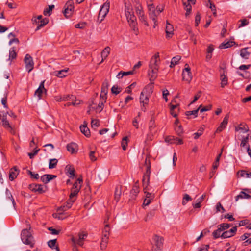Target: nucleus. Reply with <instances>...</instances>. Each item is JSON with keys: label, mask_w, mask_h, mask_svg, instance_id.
I'll return each instance as SVG.
<instances>
[{"label": "nucleus", "mask_w": 251, "mask_h": 251, "mask_svg": "<svg viewBox=\"0 0 251 251\" xmlns=\"http://www.w3.org/2000/svg\"><path fill=\"white\" fill-rule=\"evenodd\" d=\"M100 125L99 121L97 119H92L91 120V126L93 128H96L98 127Z\"/></svg>", "instance_id": "nucleus-52"}, {"label": "nucleus", "mask_w": 251, "mask_h": 251, "mask_svg": "<svg viewBox=\"0 0 251 251\" xmlns=\"http://www.w3.org/2000/svg\"><path fill=\"white\" fill-rule=\"evenodd\" d=\"M79 187H77V189H74L73 188L71 189V192L69 196V199L67 201L65 205L60 207L59 210L66 211L72 207L73 203L75 201V197L77 196L80 190H79Z\"/></svg>", "instance_id": "nucleus-4"}, {"label": "nucleus", "mask_w": 251, "mask_h": 251, "mask_svg": "<svg viewBox=\"0 0 251 251\" xmlns=\"http://www.w3.org/2000/svg\"><path fill=\"white\" fill-rule=\"evenodd\" d=\"M56 176L53 175H44L41 176V180L45 184H46L48 183L50 180L56 178Z\"/></svg>", "instance_id": "nucleus-19"}, {"label": "nucleus", "mask_w": 251, "mask_h": 251, "mask_svg": "<svg viewBox=\"0 0 251 251\" xmlns=\"http://www.w3.org/2000/svg\"><path fill=\"white\" fill-rule=\"evenodd\" d=\"M248 48H245L240 50V56L245 59H248L250 55V52L248 51Z\"/></svg>", "instance_id": "nucleus-27"}, {"label": "nucleus", "mask_w": 251, "mask_h": 251, "mask_svg": "<svg viewBox=\"0 0 251 251\" xmlns=\"http://www.w3.org/2000/svg\"><path fill=\"white\" fill-rule=\"evenodd\" d=\"M231 226V224L227 223H222L218 225L217 227H219L221 230L224 232L226 231Z\"/></svg>", "instance_id": "nucleus-36"}, {"label": "nucleus", "mask_w": 251, "mask_h": 251, "mask_svg": "<svg viewBox=\"0 0 251 251\" xmlns=\"http://www.w3.org/2000/svg\"><path fill=\"white\" fill-rule=\"evenodd\" d=\"M139 18L140 20L141 21L144 23V25H145L147 26L149 25L148 22L146 20V18L144 16V14L139 16Z\"/></svg>", "instance_id": "nucleus-59"}, {"label": "nucleus", "mask_w": 251, "mask_h": 251, "mask_svg": "<svg viewBox=\"0 0 251 251\" xmlns=\"http://www.w3.org/2000/svg\"><path fill=\"white\" fill-rule=\"evenodd\" d=\"M221 87H224L227 84V77L224 74H221Z\"/></svg>", "instance_id": "nucleus-38"}, {"label": "nucleus", "mask_w": 251, "mask_h": 251, "mask_svg": "<svg viewBox=\"0 0 251 251\" xmlns=\"http://www.w3.org/2000/svg\"><path fill=\"white\" fill-rule=\"evenodd\" d=\"M192 200V198L190 196L187 194H185L183 196L182 204L183 205H185L188 201Z\"/></svg>", "instance_id": "nucleus-47"}, {"label": "nucleus", "mask_w": 251, "mask_h": 251, "mask_svg": "<svg viewBox=\"0 0 251 251\" xmlns=\"http://www.w3.org/2000/svg\"><path fill=\"white\" fill-rule=\"evenodd\" d=\"M1 121L2 122V126L4 128L6 129H8L10 130V132L13 134H14V131L13 130L12 127L10 126L9 121L7 119L6 116H3L1 118Z\"/></svg>", "instance_id": "nucleus-17"}, {"label": "nucleus", "mask_w": 251, "mask_h": 251, "mask_svg": "<svg viewBox=\"0 0 251 251\" xmlns=\"http://www.w3.org/2000/svg\"><path fill=\"white\" fill-rule=\"evenodd\" d=\"M235 44L234 41H225L223 42L220 46V49H226L229 47H231Z\"/></svg>", "instance_id": "nucleus-26"}, {"label": "nucleus", "mask_w": 251, "mask_h": 251, "mask_svg": "<svg viewBox=\"0 0 251 251\" xmlns=\"http://www.w3.org/2000/svg\"><path fill=\"white\" fill-rule=\"evenodd\" d=\"M152 89L153 86L152 85H148L141 93L140 102L142 104L141 109L144 112L146 111V108H144V107L148 104L149 98L152 92Z\"/></svg>", "instance_id": "nucleus-2"}, {"label": "nucleus", "mask_w": 251, "mask_h": 251, "mask_svg": "<svg viewBox=\"0 0 251 251\" xmlns=\"http://www.w3.org/2000/svg\"><path fill=\"white\" fill-rule=\"evenodd\" d=\"M136 13L138 16L144 14L143 8L139 2H137L135 6Z\"/></svg>", "instance_id": "nucleus-39"}, {"label": "nucleus", "mask_w": 251, "mask_h": 251, "mask_svg": "<svg viewBox=\"0 0 251 251\" xmlns=\"http://www.w3.org/2000/svg\"><path fill=\"white\" fill-rule=\"evenodd\" d=\"M149 133L148 134V136L150 138L151 136H153V135L155 133L156 131L155 130V121L152 118L150 121L149 123Z\"/></svg>", "instance_id": "nucleus-16"}, {"label": "nucleus", "mask_w": 251, "mask_h": 251, "mask_svg": "<svg viewBox=\"0 0 251 251\" xmlns=\"http://www.w3.org/2000/svg\"><path fill=\"white\" fill-rule=\"evenodd\" d=\"M160 62L159 53H156L151 59L149 64V75L150 79L154 80L157 76V72Z\"/></svg>", "instance_id": "nucleus-1"}, {"label": "nucleus", "mask_w": 251, "mask_h": 251, "mask_svg": "<svg viewBox=\"0 0 251 251\" xmlns=\"http://www.w3.org/2000/svg\"><path fill=\"white\" fill-rule=\"evenodd\" d=\"M203 130H204V129L203 128H201L200 129H199V130L197 132L195 133L194 134V139H197L203 133Z\"/></svg>", "instance_id": "nucleus-54"}, {"label": "nucleus", "mask_w": 251, "mask_h": 251, "mask_svg": "<svg viewBox=\"0 0 251 251\" xmlns=\"http://www.w3.org/2000/svg\"><path fill=\"white\" fill-rule=\"evenodd\" d=\"M110 227L108 224L105 226L104 228L102 231V238L106 240H108L109 235Z\"/></svg>", "instance_id": "nucleus-22"}, {"label": "nucleus", "mask_w": 251, "mask_h": 251, "mask_svg": "<svg viewBox=\"0 0 251 251\" xmlns=\"http://www.w3.org/2000/svg\"><path fill=\"white\" fill-rule=\"evenodd\" d=\"M45 80L42 81L38 88L35 91L34 95L37 96L39 99H41L42 98V95L47 92V90L44 87Z\"/></svg>", "instance_id": "nucleus-13"}, {"label": "nucleus", "mask_w": 251, "mask_h": 251, "mask_svg": "<svg viewBox=\"0 0 251 251\" xmlns=\"http://www.w3.org/2000/svg\"><path fill=\"white\" fill-rule=\"evenodd\" d=\"M67 150L71 153H75L77 151V145L75 143H71L67 145Z\"/></svg>", "instance_id": "nucleus-20"}, {"label": "nucleus", "mask_w": 251, "mask_h": 251, "mask_svg": "<svg viewBox=\"0 0 251 251\" xmlns=\"http://www.w3.org/2000/svg\"><path fill=\"white\" fill-rule=\"evenodd\" d=\"M81 132L85 135L86 137H88L90 136V131L86 125H83L80 126Z\"/></svg>", "instance_id": "nucleus-29"}, {"label": "nucleus", "mask_w": 251, "mask_h": 251, "mask_svg": "<svg viewBox=\"0 0 251 251\" xmlns=\"http://www.w3.org/2000/svg\"><path fill=\"white\" fill-rule=\"evenodd\" d=\"M223 231L218 227L217 229L214 230L212 233V236L214 239H217L221 237L222 238V232Z\"/></svg>", "instance_id": "nucleus-37"}, {"label": "nucleus", "mask_w": 251, "mask_h": 251, "mask_svg": "<svg viewBox=\"0 0 251 251\" xmlns=\"http://www.w3.org/2000/svg\"><path fill=\"white\" fill-rule=\"evenodd\" d=\"M49 22V20L47 18H44L40 21H38V25L36 30H38L41 27L46 25Z\"/></svg>", "instance_id": "nucleus-32"}, {"label": "nucleus", "mask_w": 251, "mask_h": 251, "mask_svg": "<svg viewBox=\"0 0 251 251\" xmlns=\"http://www.w3.org/2000/svg\"><path fill=\"white\" fill-rule=\"evenodd\" d=\"M236 131H239L241 130L243 133H246L248 131V128H246L245 126L241 127V126H238L236 127Z\"/></svg>", "instance_id": "nucleus-61"}, {"label": "nucleus", "mask_w": 251, "mask_h": 251, "mask_svg": "<svg viewBox=\"0 0 251 251\" xmlns=\"http://www.w3.org/2000/svg\"><path fill=\"white\" fill-rule=\"evenodd\" d=\"M209 248V245H203L198 249V251H207Z\"/></svg>", "instance_id": "nucleus-60"}, {"label": "nucleus", "mask_w": 251, "mask_h": 251, "mask_svg": "<svg viewBox=\"0 0 251 251\" xmlns=\"http://www.w3.org/2000/svg\"><path fill=\"white\" fill-rule=\"evenodd\" d=\"M185 66V68L183 70L182 74V79L183 80L189 83L192 79L191 69L188 64H186Z\"/></svg>", "instance_id": "nucleus-10"}, {"label": "nucleus", "mask_w": 251, "mask_h": 251, "mask_svg": "<svg viewBox=\"0 0 251 251\" xmlns=\"http://www.w3.org/2000/svg\"><path fill=\"white\" fill-rule=\"evenodd\" d=\"M109 7L110 3L107 1L105 2L101 6L99 11V16L98 18V20L99 21V23H101L103 20V19L108 13L109 10Z\"/></svg>", "instance_id": "nucleus-6"}, {"label": "nucleus", "mask_w": 251, "mask_h": 251, "mask_svg": "<svg viewBox=\"0 0 251 251\" xmlns=\"http://www.w3.org/2000/svg\"><path fill=\"white\" fill-rule=\"evenodd\" d=\"M27 172H28V174L31 176V177L32 178H33L36 179H39V176L38 174L32 172L30 170H28Z\"/></svg>", "instance_id": "nucleus-56"}, {"label": "nucleus", "mask_w": 251, "mask_h": 251, "mask_svg": "<svg viewBox=\"0 0 251 251\" xmlns=\"http://www.w3.org/2000/svg\"><path fill=\"white\" fill-rule=\"evenodd\" d=\"M29 188L31 191L35 192H38L39 194H42L45 192L43 189V185L41 184H30L29 186Z\"/></svg>", "instance_id": "nucleus-14"}, {"label": "nucleus", "mask_w": 251, "mask_h": 251, "mask_svg": "<svg viewBox=\"0 0 251 251\" xmlns=\"http://www.w3.org/2000/svg\"><path fill=\"white\" fill-rule=\"evenodd\" d=\"M237 175L238 176L245 177L246 178H251V172H248L245 170H241L238 172Z\"/></svg>", "instance_id": "nucleus-31"}, {"label": "nucleus", "mask_w": 251, "mask_h": 251, "mask_svg": "<svg viewBox=\"0 0 251 251\" xmlns=\"http://www.w3.org/2000/svg\"><path fill=\"white\" fill-rule=\"evenodd\" d=\"M216 210L217 212L220 211L221 210H222V212H224L225 211V209L220 202L218 203L216 205Z\"/></svg>", "instance_id": "nucleus-63"}, {"label": "nucleus", "mask_w": 251, "mask_h": 251, "mask_svg": "<svg viewBox=\"0 0 251 251\" xmlns=\"http://www.w3.org/2000/svg\"><path fill=\"white\" fill-rule=\"evenodd\" d=\"M228 118H229V115L228 114H227L224 117L223 121L220 124V125L222 126V127H224L225 128L226 127V125L228 123Z\"/></svg>", "instance_id": "nucleus-49"}, {"label": "nucleus", "mask_w": 251, "mask_h": 251, "mask_svg": "<svg viewBox=\"0 0 251 251\" xmlns=\"http://www.w3.org/2000/svg\"><path fill=\"white\" fill-rule=\"evenodd\" d=\"M176 139H177V137L174 136H167L165 138V141L166 142L170 144H176Z\"/></svg>", "instance_id": "nucleus-45"}, {"label": "nucleus", "mask_w": 251, "mask_h": 251, "mask_svg": "<svg viewBox=\"0 0 251 251\" xmlns=\"http://www.w3.org/2000/svg\"><path fill=\"white\" fill-rule=\"evenodd\" d=\"M251 198V196L248 193H246L245 191H241L240 194L235 197V201H237L239 199H250Z\"/></svg>", "instance_id": "nucleus-21"}, {"label": "nucleus", "mask_w": 251, "mask_h": 251, "mask_svg": "<svg viewBox=\"0 0 251 251\" xmlns=\"http://www.w3.org/2000/svg\"><path fill=\"white\" fill-rule=\"evenodd\" d=\"M67 70H61L59 71H54L52 73V75L58 77L62 78L66 75Z\"/></svg>", "instance_id": "nucleus-23"}, {"label": "nucleus", "mask_w": 251, "mask_h": 251, "mask_svg": "<svg viewBox=\"0 0 251 251\" xmlns=\"http://www.w3.org/2000/svg\"><path fill=\"white\" fill-rule=\"evenodd\" d=\"M139 187L136 185H135L130 192V194L132 195V197L136 196L137 194L139 192Z\"/></svg>", "instance_id": "nucleus-48"}, {"label": "nucleus", "mask_w": 251, "mask_h": 251, "mask_svg": "<svg viewBox=\"0 0 251 251\" xmlns=\"http://www.w3.org/2000/svg\"><path fill=\"white\" fill-rule=\"evenodd\" d=\"M175 130L177 134L179 136H180L183 132V129L181 125L176 126Z\"/></svg>", "instance_id": "nucleus-53"}, {"label": "nucleus", "mask_w": 251, "mask_h": 251, "mask_svg": "<svg viewBox=\"0 0 251 251\" xmlns=\"http://www.w3.org/2000/svg\"><path fill=\"white\" fill-rule=\"evenodd\" d=\"M95 151H91L89 153V157L91 161H95L97 160V157L95 156Z\"/></svg>", "instance_id": "nucleus-62"}, {"label": "nucleus", "mask_w": 251, "mask_h": 251, "mask_svg": "<svg viewBox=\"0 0 251 251\" xmlns=\"http://www.w3.org/2000/svg\"><path fill=\"white\" fill-rule=\"evenodd\" d=\"M21 236V240L24 244L29 245L31 247H33V237L29 230L27 229H23L22 231Z\"/></svg>", "instance_id": "nucleus-5"}, {"label": "nucleus", "mask_w": 251, "mask_h": 251, "mask_svg": "<svg viewBox=\"0 0 251 251\" xmlns=\"http://www.w3.org/2000/svg\"><path fill=\"white\" fill-rule=\"evenodd\" d=\"M87 236V234L84 232L79 233L78 234V238L72 237L71 240L73 243L75 245L77 244L80 246H82L83 245V240Z\"/></svg>", "instance_id": "nucleus-12"}, {"label": "nucleus", "mask_w": 251, "mask_h": 251, "mask_svg": "<svg viewBox=\"0 0 251 251\" xmlns=\"http://www.w3.org/2000/svg\"><path fill=\"white\" fill-rule=\"evenodd\" d=\"M108 241V240H106L105 241L104 239H102V238L101 239V244H100V248H101V250H103L106 248Z\"/></svg>", "instance_id": "nucleus-58"}, {"label": "nucleus", "mask_w": 251, "mask_h": 251, "mask_svg": "<svg viewBox=\"0 0 251 251\" xmlns=\"http://www.w3.org/2000/svg\"><path fill=\"white\" fill-rule=\"evenodd\" d=\"M17 56V54L15 52V49L14 48H11L9 50V59H15Z\"/></svg>", "instance_id": "nucleus-42"}, {"label": "nucleus", "mask_w": 251, "mask_h": 251, "mask_svg": "<svg viewBox=\"0 0 251 251\" xmlns=\"http://www.w3.org/2000/svg\"><path fill=\"white\" fill-rule=\"evenodd\" d=\"M202 105H201L199 108L196 109V110H193V111H187L185 112V115L189 118H191L190 116H193V117L194 118H196L197 117V115H198V112L199 110V109H200V107H201Z\"/></svg>", "instance_id": "nucleus-28"}, {"label": "nucleus", "mask_w": 251, "mask_h": 251, "mask_svg": "<svg viewBox=\"0 0 251 251\" xmlns=\"http://www.w3.org/2000/svg\"><path fill=\"white\" fill-rule=\"evenodd\" d=\"M119 88L117 86L114 85L111 88V92L112 93L116 95L118 94L120 92V90H119Z\"/></svg>", "instance_id": "nucleus-57"}, {"label": "nucleus", "mask_w": 251, "mask_h": 251, "mask_svg": "<svg viewBox=\"0 0 251 251\" xmlns=\"http://www.w3.org/2000/svg\"><path fill=\"white\" fill-rule=\"evenodd\" d=\"M57 162L58 160L55 158L50 159L49 164V168L50 169L55 168L57 165Z\"/></svg>", "instance_id": "nucleus-40"}, {"label": "nucleus", "mask_w": 251, "mask_h": 251, "mask_svg": "<svg viewBox=\"0 0 251 251\" xmlns=\"http://www.w3.org/2000/svg\"><path fill=\"white\" fill-rule=\"evenodd\" d=\"M63 12L64 16L67 18H70L73 15L74 11V2L72 0L68 1L64 6Z\"/></svg>", "instance_id": "nucleus-7"}, {"label": "nucleus", "mask_w": 251, "mask_h": 251, "mask_svg": "<svg viewBox=\"0 0 251 251\" xmlns=\"http://www.w3.org/2000/svg\"><path fill=\"white\" fill-rule=\"evenodd\" d=\"M5 194H6V196L7 199H8L9 200H10L12 201L13 205L15 207V206L16 205V203L15 202L14 199L11 193L8 189H6Z\"/></svg>", "instance_id": "nucleus-35"}, {"label": "nucleus", "mask_w": 251, "mask_h": 251, "mask_svg": "<svg viewBox=\"0 0 251 251\" xmlns=\"http://www.w3.org/2000/svg\"><path fill=\"white\" fill-rule=\"evenodd\" d=\"M108 82L107 80H105L102 83L101 92L104 95H106L108 93Z\"/></svg>", "instance_id": "nucleus-30"}, {"label": "nucleus", "mask_w": 251, "mask_h": 251, "mask_svg": "<svg viewBox=\"0 0 251 251\" xmlns=\"http://www.w3.org/2000/svg\"><path fill=\"white\" fill-rule=\"evenodd\" d=\"M181 59V56H179V55H177L175 57H174L172 59V61H173L175 64H177L178 62V61L180 60Z\"/></svg>", "instance_id": "nucleus-64"}, {"label": "nucleus", "mask_w": 251, "mask_h": 251, "mask_svg": "<svg viewBox=\"0 0 251 251\" xmlns=\"http://www.w3.org/2000/svg\"><path fill=\"white\" fill-rule=\"evenodd\" d=\"M174 28L172 25L167 22L166 26V33L168 37H170L173 34Z\"/></svg>", "instance_id": "nucleus-24"}, {"label": "nucleus", "mask_w": 251, "mask_h": 251, "mask_svg": "<svg viewBox=\"0 0 251 251\" xmlns=\"http://www.w3.org/2000/svg\"><path fill=\"white\" fill-rule=\"evenodd\" d=\"M66 169L68 170V172L69 174V176L70 177H73L75 176V169L72 168L71 166H67Z\"/></svg>", "instance_id": "nucleus-44"}, {"label": "nucleus", "mask_w": 251, "mask_h": 251, "mask_svg": "<svg viewBox=\"0 0 251 251\" xmlns=\"http://www.w3.org/2000/svg\"><path fill=\"white\" fill-rule=\"evenodd\" d=\"M232 236L231 235V234L229 232L228 230H226L225 231L223 232L222 233V239H225L227 238H229L232 237Z\"/></svg>", "instance_id": "nucleus-55"}, {"label": "nucleus", "mask_w": 251, "mask_h": 251, "mask_svg": "<svg viewBox=\"0 0 251 251\" xmlns=\"http://www.w3.org/2000/svg\"><path fill=\"white\" fill-rule=\"evenodd\" d=\"M63 101H73L75 99V97L72 95H66L62 96Z\"/></svg>", "instance_id": "nucleus-41"}, {"label": "nucleus", "mask_w": 251, "mask_h": 251, "mask_svg": "<svg viewBox=\"0 0 251 251\" xmlns=\"http://www.w3.org/2000/svg\"><path fill=\"white\" fill-rule=\"evenodd\" d=\"M56 239L50 240L48 241V245L49 247L51 249H55L57 251H59V248L58 246H56Z\"/></svg>", "instance_id": "nucleus-33"}, {"label": "nucleus", "mask_w": 251, "mask_h": 251, "mask_svg": "<svg viewBox=\"0 0 251 251\" xmlns=\"http://www.w3.org/2000/svg\"><path fill=\"white\" fill-rule=\"evenodd\" d=\"M148 7L150 18L152 19L154 22V25L153 27L155 28L157 25L156 18L159 14H157V11L155 10L153 4H149Z\"/></svg>", "instance_id": "nucleus-8"}, {"label": "nucleus", "mask_w": 251, "mask_h": 251, "mask_svg": "<svg viewBox=\"0 0 251 251\" xmlns=\"http://www.w3.org/2000/svg\"><path fill=\"white\" fill-rule=\"evenodd\" d=\"M154 215H155V211L154 210L151 211L147 215V216L145 218V221H147L148 220H151L154 216Z\"/></svg>", "instance_id": "nucleus-51"}, {"label": "nucleus", "mask_w": 251, "mask_h": 251, "mask_svg": "<svg viewBox=\"0 0 251 251\" xmlns=\"http://www.w3.org/2000/svg\"><path fill=\"white\" fill-rule=\"evenodd\" d=\"M121 145L123 150H126L127 145V137H125L123 138Z\"/></svg>", "instance_id": "nucleus-50"}, {"label": "nucleus", "mask_w": 251, "mask_h": 251, "mask_svg": "<svg viewBox=\"0 0 251 251\" xmlns=\"http://www.w3.org/2000/svg\"><path fill=\"white\" fill-rule=\"evenodd\" d=\"M121 195V186H118L116 187L115 190V199L117 201L119 200Z\"/></svg>", "instance_id": "nucleus-34"}, {"label": "nucleus", "mask_w": 251, "mask_h": 251, "mask_svg": "<svg viewBox=\"0 0 251 251\" xmlns=\"http://www.w3.org/2000/svg\"><path fill=\"white\" fill-rule=\"evenodd\" d=\"M125 14L129 25L135 32H136L137 30L136 18L129 7L125 5Z\"/></svg>", "instance_id": "nucleus-3"}, {"label": "nucleus", "mask_w": 251, "mask_h": 251, "mask_svg": "<svg viewBox=\"0 0 251 251\" xmlns=\"http://www.w3.org/2000/svg\"><path fill=\"white\" fill-rule=\"evenodd\" d=\"M19 174V171L16 166L11 168L9 172V177L11 181H13L16 178Z\"/></svg>", "instance_id": "nucleus-18"}, {"label": "nucleus", "mask_w": 251, "mask_h": 251, "mask_svg": "<svg viewBox=\"0 0 251 251\" xmlns=\"http://www.w3.org/2000/svg\"><path fill=\"white\" fill-rule=\"evenodd\" d=\"M145 165L146 166V177H147V181H145V177L144 176L143 179V186L147 187L149 182V176L151 173V163L150 160L149 159V156L147 155L146 156V159L145 160Z\"/></svg>", "instance_id": "nucleus-9"}, {"label": "nucleus", "mask_w": 251, "mask_h": 251, "mask_svg": "<svg viewBox=\"0 0 251 251\" xmlns=\"http://www.w3.org/2000/svg\"><path fill=\"white\" fill-rule=\"evenodd\" d=\"M25 68L28 72H30L34 68V62L32 57L28 54H26L24 58Z\"/></svg>", "instance_id": "nucleus-11"}, {"label": "nucleus", "mask_w": 251, "mask_h": 251, "mask_svg": "<svg viewBox=\"0 0 251 251\" xmlns=\"http://www.w3.org/2000/svg\"><path fill=\"white\" fill-rule=\"evenodd\" d=\"M153 240L154 242V246L156 247L162 248L163 244V238L157 235H155L153 236Z\"/></svg>", "instance_id": "nucleus-15"}, {"label": "nucleus", "mask_w": 251, "mask_h": 251, "mask_svg": "<svg viewBox=\"0 0 251 251\" xmlns=\"http://www.w3.org/2000/svg\"><path fill=\"white\" fill-rule=\"evenodd\" d=\"M82 183V179L80 178H78L77 179V181L74 184L72 188L74 189H77V187H79V190H80L81 188V183Z\"/></svg>", "instance_id": "nucleus-43"}, {"label": "nucleus", "mask_w": 251, "mask_h": 251, "mask_svg": "<svg viewBox=\"0 0 251 251\" xmlns=\"http://www.w3.org/2000/svg\"><path fill=\"white\" fill-rule=\"evenodd\" d=\"M110 51V48L109 47H106L101 53L102 60L100 63L102 62L108 56Z\"/></svg>", "instance_id": "nucleus-25"}, {"label": "nucleus", "mask_w": 251, "mask_h": 251, "mask_svg": "<svg viewBox=\"0 0 251 251\" xmlns=\"http://www.w3.org/2000/svg\"><path fill=\"white\" fill-rule=\"evenodd\" d=\"M54 7L53 5H49L48 8L44 9L43 13L45 15L50 16L51 14V11L52 9Z\"/></svg>", "instance_id": "nucleus-46"}]
</instances>
